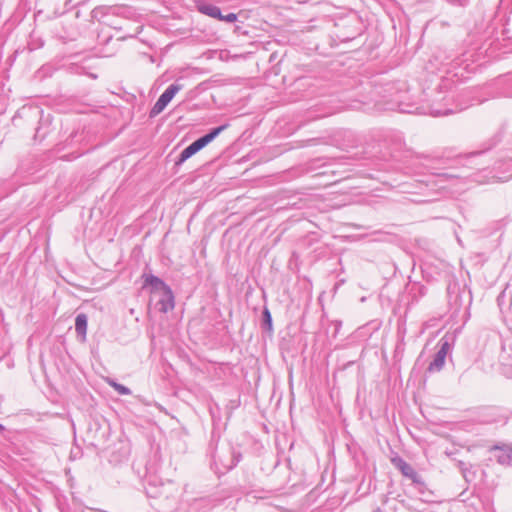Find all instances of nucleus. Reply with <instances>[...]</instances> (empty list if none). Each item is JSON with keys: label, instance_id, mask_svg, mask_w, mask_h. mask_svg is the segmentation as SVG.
Returning a JSON list of instances; mask_svg holds the SVG:
<instances>
[{"label": "nucleus", "instance_id": "nucleus-10", "mask_svg": "<svg viewBox=\"0 0 512 512\" xmlns=\"http://www.w3.org/2000/svg\"><path fill=\"white\" fill-rule=\"evenodd\" d=\"M228 126L229 124L225 123L218 127L212 128L208 133L195 140L197 145L200 147V149H203L209 143H211L221 132L227 129Z\"/></svg>", "mask_w": 512, "mask_h": 512}, {"label": "nucleus", "instance_id": "nucleus-4", "mask_svg": "<svg viewBox=\"0 0 512 512\" xmlns=\"http://www.w3.org/2000/svg\"><path fill=\"white\" fill-rule=\"evenodd\" d=\"M470 94V91H463L457 96H449L447 100L452 99L454 101V104L452 106H447L445 108H432L430 112L431 115L435 117L446 116L467 109L470 105H473V102L469 100Z\"/></svg>", "mask_w": 512, "mask_h": 512}, {"label": "nucleus", "instance_id": "nucleus-19", "mask_svg": "<svg viewBox=\"0 0 512 512\" xmlns=\"http://www.w3.org/2000/svg\"><path fill=\"white\" fill-rule=\"evenodd\" d=\"M426 169L430 175L436 176L437 178H439L440 182L448 181V180L459 177V175L449 173V172H438L433 166H430V165H427Z\"/></svg>", "mask_w": 512, "mask_h": 512}, {"label": "nucleus", "instance_id": "nucleus-17", "mask_svg": "<svg viewBox=\"0 0 512 512\" xmlns=\"http://www.w3.org/2000/svg\"><path fill=\"white\" fill-rule=\"evenodd\" d=\"M122 9H123L122 7H117V6H99V7H96L92 11V13L95 17H97L98 15H102V16H107L110 14L118 15Z\"/></svg>", "mask_w": 512, "mask_h": 512}, {"label": "nucleus", "instance_id": "nucleus-6", "mask_svg": "<svg viewBox=\"0 0 512 512\" xmlns=\"http://www.w3.org/2000/svg\"><path fill=\"white\" fill-rule=\"evenodd\" d=\"M502 138H503V130L499 129L495 134H493V136H491L489 139H487L482 144L481 150L468 154L465 158H463V160L467 163L474 162V160L476 158H478L479 156H481L483 153H485L486 151H489L492 148H494L495 146H497L502 141ZM458 161L460 162V161H462V159H459Z\"/></svg>", "mask_w": 512, "mask_h": 512}, {"label": "nucleus", "instance_id": "nucleus-11", "mask_svg": "<svg viewBox=\"0 0 512 512\" xmlns=\"http://www.w3.org/2000/svg\"><path fill=\"white\" fill-rule=\"evenodd\" d=\"M88 317L85 313H79L75 319V331L80 342L86 341Z\"/></svg>", "mask_w": 512, "mask_h": 512}, {"label": "nucleus", "instance_id": "nucleus-33", "mask_svg": "<svg viewBox=\"0 0 512 512\" xmlns=\"http://www.w3.org/2000/svg\"><path fill=\"white\" fill-rule=\"evenodd\" d=\"M394 89L393 85L392 84H387L385 87H384V92H391L392 90Z\"/></svg>", "mask_w": 512, "mask_h": 512}, {"label": "nucleus", "instance_id": "nucleus-15", "mask_svg": "<svg viewBox=\"0 0 512 512\" xmlns=\"http://www.w3.org/2000/svg\"><path fill=\"white\" fill-rule=\"evenodd\" d=\"M498 451L496 454L497 461L506 466H512V448L511 447H495Z\"/></svg>", "mask_w": 512, "mask_h": 512}, {"label": "nucleus", "instance_id": "nucleus-12", "mask_svg": "<svg viewBox=\"0 0 512 512\" xmlns=\"http://www.w3.org/2000/svg\"><path fill=\"white\" fill-rule=\"evenodd\" d=\"M196 7L197 10L204 15L215 19L221 18V9L212 3L199 1L197 2Z\"/></svg>", "mask_w": 512, "mask_h": 512}, {"label": "nucleus", "instance_id": "nucleus-27", "mask_svg": "<svg viewBox=\"0 0 512 512\" xmlns=\"http://www.w3.org/2000/svg\"><path fill=\"white\" fill-rule=\"evenodd\" d=\"M218 20L224 21L227 23H233L237 20V15L235 13H228L226 15H223L221 13V18H219Z\"/></svg>", "mask_w": 512, "mask_h": 512}, {"label": "nucleus", "instance_id": "nucleus-32", "mask_svg": "<svg viewBox=\"0 0 512 512\" xmlns=\"http://www.w3.org/2000/svg\"><path fill=\"white\" fill-rule=\"evenodd\" d=\"M83 512H107V511H104V510H101V509H94V508H89V507H86Z\"/></svg>", "mask_w": 512, "mask_h": 512}, {"label": "nucleus", "instance_id": "nucleus-28", "mask_svg": "<svg viewBox=\"0 0 512 512\" xmlns=\"http://www.w3.org/2000/svg\"><path fill=\"white\" fill-rule=\"evenodd\" d=\"M47 133H48L47 128L44 129L42 126H39L36 129L34 137H35V139H39L40 141H42L46 137Z\"/></svg>", "mask_w": 512, "mask_h": 512}, {"label": "nucleus", "instance_id": "nucleus-37", "mask_svg": "<svg viewBox=\"0 0 512 512\" xmlns=\"http://www.w3.org/2000/svg\"><path fill=\"white\" fill-rule=\"evenodd\" d=\"M373 512H383L380 508H376Z\"/></svg>", "mask_w": 512, "mask_h": 512}, {"label": "nucleus", "instance_id": "nucleus-8", "mask_svg": "<svg viewBox=\"0 0 512 512\" xmlns=\"http://www.w3.org/2000/svg\"><path fill=\"white\" fill-rule=\"evenodd\" d=\"M155 297H158V300L156 302V307L161 313H168L169 311L173 310L175 307V297L173 294L172 289L170 290H164L162 293H159Z\"/></svg>", "mask_w": 512, "mask_h": 512}, {"label": "nucleus", "instance_id": "nucleus-29", "mask_svg": "<svg viewBox=\"0 0 512 512\" xmlns=\"http://www.w3.org/2000/svg\"><path fill=\"white\" fill-rule=\"evenodd\" d=\"M241 460V454L238 453H233V459L231 460V463L227 466L228 468H233L235 467Z\"/></svg>", "mask_w": 512, "mask_h": 512}, {"label": "nucleus", "instance_id": "nucleus-9", "mask_svg": "<svg viewBox=\"0 0 512 512\" xmlns=\"http://www.w3.org/2000/svg\"><path fill=\"white\" fill-rule=\"evenodd\" d=\"M381 327V322L379 320H372L365 325L359 327L354 336L358 340L366 341L372 337V335L377 332Z\"/></svg>", "mask_w": 512, "mask_h": 512}, {"label": "nucleus", "instance_id": "nucleus-24", "mask_svg": "<svg viewBox=\"0 0 512 512\" xmlns=\"http://www.w3.org/2000/svg\"><path fill=\"white\" fill-rule=\"evenodd\" d=\"M110 385L115 389V391H117L120 395H130L131 394V390L120 384V383H117L115 381H111L110 382Z\"/></svg>", "mask_w": 512, "mask_h": 512}, {"label": "nucleus", "instance_id": "nucleus-1", "mask_svg": "<svg viewBox=\"0 0 512 512\" xmlns=\"http://www.w3.org/2000/svg\"><path fill=\"white\" fill-rule=\"evenodd\" d=\"M447 301L453 316H457L460 310L465 308V320L470 316L469 310L472 303L471 291L465 285L457 281H450L447 285Z\"/></svg>", "mask_w": 512, "mask_h": 512}, {"label": "nucleus", "instance_id": "nucleus-35", "mask_svg": "<svg viewBox=\"0 0 512 512\" xmlns=\"http://www.w3.org/2000/svg\"><path fill=\"white\" fill-rule=\"evenodd\" d=\"M89 76L93 79H96L97 78V75L96 74H93V73H89Z\"/></svg>", "mask_w": 512, "mask_h": 512}, {"label": "nucleus", "instance_id": "nucleus-26", "mask_svg": "<svg viewBox=\"0 0 512 512\" xmlns=\"http://www.w3.org/2000/svg\"><path fill=\"white\" fill-rule=\"evenodd\" d=\"M398 107H399V110L403 113H419L418 107L413 108L410 105H403V104H398Z\"/></svg>", "mask_w": 512, "mask_h": 512}, {"label": "nucleus", "instance_id": "nucleus-23", "mask_svg": "<svg viewBox=\"0 0 512 512\" xmlns=\"http://www.w3.org/2000/svg\"><path fill=\"white\" fill-rule=\"evenodd\" d=\"M426 292V287L421 284H413L412 287L410 288V293L412 294L413 299H417L419 297L424 296Z\"/></svg>", "mask_w": 512, "mask_h": 512}, {"label": "nucleus", "instance_id": "nucleus-18", "mask_svg": "<svg viewBox=\"0 0 512 512\" xmlns=\"http://www.w3.org/2000/svg\"><path fill=\"white\" fill-rule=\"evenodd\" d=\"M407 478L411 480L414 487L420 493H424V491L426 490V483L423 477L416 470H414Z\"/></svg>", "mask_w": 512, "mask_h": 512}, {"label": "nucleus", "instance_id": "nucleus-21", "mask_svg": "<svg viewBox=\"0 0 512 512\" xmlns=\"http://www.w3.org/2000/svg\"><path fill=\"white\" fill-rule=\"evenodd\" d=\"M262 328L269 332L273 330L272 315L267 307L262 311Z\"/></svg>", "mask_w": 512, "mask_h": 512}, {"label": "nucleus", "instance_id": "nucleus-16", "mask_svg": "<svg viewBox=\"0 0 512 512\" xmlns=\"http://www.w3.org/2000/svg\"><path fill=\"white\" fill-rule=\"evenodd\" d=\"M181 89L182 85L173 83L165 89V91L160 95L158 99L167 106L170 103V101L174 98L176 93H178Z\"/></svg>", "mask_w": 512, "mask_h": 512}, {"label": "nucleus", "instance_id": "nucleus-34", "mask_svg": "<svg viewBox=\"0 0 512 512\" xmlns=\"http://www.w3.org/2000/svg\"><path fill=\"white\" fill-rule=\"evenodd\" d=\"M506 82L512 86V73L508 75Z\"/></svg>", "mask_w": 512, "mask_h": 512}, {"label": "nucleus", "instance_id": "nucleus-36", "mask_svg": "<svg viewBox=\"0 0 512 512\" xmlns=\"http://www.w3.org/2000/svg\"><path fill=\"white\" fill-rule=\"evenodd\" d=\"M5 430V427L0 423V433H2Z\"/></svg>", "mask_w": 512, "mask_h": 512}, {"label": "nucleus", "instance_id": "nucleus-25", "mask_svg": "<svg viewBox=\"0 0 512 512\" xmlns=\"http://www.w3.org/2000/svg\"><path fill=\"white\" fill-rule=\"evenodd\" d=\"M165 108L166 105L158 99L150 110V117H155L156 115L161 113Z\"/></svg>", "mask_w": 512, "mask_h": 512}, {"label": "nucleus", "instance_id": "nucleus-31", "mask_svg": "<svg viewBox=\"0 0 512 512\" xmlns=\"http://www.w3.org/2000/svg\"><path fill=\"white\" fill-rule=\"evenodd\" d=\"M465 464L463 462H460V468L463 473L464 478L467 480V469L464 467Z\"/></svg>", "mask_w": 512, "mask_h": 512}, {"label": "nucleus", "instance_id": "nucleus-13", "mask_svg": "<svg viewBox=\"0 0 512 512\" xmlns=\"http://www.w3.org/2000/svg\"><path fill=\"white\" fill-rule=\"evenodd\" d=\"M391 463L406 478L415 470L409 463L398 455L391 458Z\"/></svg>", "mask_w": 512, "mask_h": 512}, {"label": "nucleus", "instance_id": "nucleus-5", "mask_svg": "<svg viewBox=\"0 0 512 512\" xmlns=\"http://www.w3.org/2000/svg\"><path fill=\"white\" fill-rule=\"evenodd\" d=\"M143 286L142 289H148L152 296L162 293L164 290H170L171 287L167 285L161 278L153 274L144 273L142 275Z\"/></svg>", "mask_w": 512, "mask_h": 512}, {"label": "nucleus", "instance_id": "nucleus-14", "mask_svg": "<svg viewBox=\"0 0 512 512\" xmlns=\"http://www.w3.org/2000/svg\"><path fill=\"white\" fill-rule=\"evenodd\" d=\"M200 147L197 145L196 141H193L191 144H189L186 148L182 150L180 153L178 159L176 160V165L183 164L186 160H188L190 157H192L194 154H196L198 151H200Z\"/></svg>", "mask_w": 512, "mask_h": 512}, {"label": "nucleus", "instance_id": "nucleus-20", "mask_svg": "<svg viewBox=\"0 0 512 512\" xmlns=\"http://www.w3.org/2000/svg\"><path fill=\"white\" fill-rule=\"evenodd\" d=\"M509 298V305L508 309L512 312V290L509 288H505L500 295L497 297V303L500 309H503V306L505 305L506 298Z\"/></svg>", "mask_w": 512, "mask_h": 512}, {"label": "nucleus", "instance_id": "nucleus-7", "mask_svg": "<svg viewBox=\"0 0 512 512\" xmlns=\"http://www.w3.org/2000/svg\"><path fill=\"white\" fill-rule=\"evenodd\" d=\"M439 345V350L436 352L434 359L430 362L428 366L429 372H438L443 368L446 356L451 347L449 341L445 339H441Z\"/></svg>", "mask_w": 512, "mask_h": 512}, {"label": "nucleus", "instance_id": "nucleus-3", "mask_svg": "<svg viewBox=\"0 0 512 512\" xmlns=\"http://www.w3.org/2000/svg\"><path fill=\"white\" fill-rule=\"evenodd\" d=\"M146 493L152 498H164L169 502L172 508L177 503L179 487L171 480H168L166 483L161 482L158 487L152 482H149L146 487Z\"/></svg>", "mask_w": 512, "mask_h": 512}, {"label": "nucleus", "instance_id": "nucleus-2", "mask_svg": "<svg viewBox=\"0 0 512 512\" xmlns=\"http://www.w3.org/2000/svg\"><path fill=\"white\" fill-rule=\"evenodd\" d=\"M485 182H506L512 178V157L497 161L493 168L480 171Z\"/></svg>", "mask_w": 512, "mask_h": 512}, {"label": "nucleus", "instance_id": "nucleus-22", "mask_svg": "<svg viewBox=\"0 0 512 512\" xmlns=\"http://www.w3.org/2000/svg\"><path fill=\"white\" fill-rule=\"evenodd\" d=\"M475 53H470L469 51L462 54L463 59L457 60V65H461L462 63L471 60L472 62H475L479 59L480 55H482V47L476 48Z\"/></svg>", "mask_w": 512, "mask_h": 512}, {"label": "nucleus", "instance_id": "nucleus-30", "mask_svg": "<svg viewBox=\"0 0 512 512\" xmlns=\"http://www.w3.org/2000/svg\"><path fill=\"white\" fill-rule=\"evenodd\" d=\"M69 69H70L71 73H75V74H83L84 70H85V68L83 66H79V65H73Z\"/></svg>", "mask_w": 512, "mask_h": 512}]
</instances>
